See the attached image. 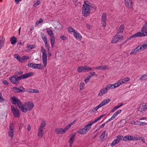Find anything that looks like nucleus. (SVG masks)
Returning <instances> with one entry per match:
<instances>
[{"instance_id":"nucleus-38","label":"nucleus","mask_w":147,"mask_h":147,"mask_svg":"<svg viewBox=\"0 0 147 147\" xmlns=\"http://www.w3.org/2000/svg\"><path fill=\"white\" fill-rule=\"evenodd\" d=\"M14 57L16 58L20 62L22 63V61H21V58H20V55L18 54H15L14 55Z\"/></svg>"},{"instance_id":"nucleus-43","label":"nucleus","mask_w":147,"mask_h":147,"mask_svg":"<svg viewBox=\"0 0 147 147\" xmlns=\"http://www.w3.org/2000/svg\"><path fill=\"white\" fill-rule=\"evenodd\" d=\"M101 107H102V106H101V105H100V104H99L98 106H96V107H94L92 109V111L94 112H96V111H97V110L99 108H100Z\"/></svg>"},{"instance_id":"nucleus-45","label":"nucleus","mask_w":147,"mask_h":147,"mask_svg":"<svg viewBox=\"0 0 147 147\" xmlns=\"http://www.w3.org/2000/svg\"><path fill=\"white\" fill-rule=\"evenodd\" d=\"M124 83H126V82H128L130 80V78L128 77H126L122 79Z\"/></svg>"},{"instance_id":"nucleus-19","label":"nucleus","mask_w":147,"mask_h":147,"mask_svg":"<svg viewBox=\"0 0 147 147\" xmlns=\"http://www.w3.org/2000/svg\"><path fill=\"white\" fill-rule=\"evenodd\" d=\"M106 131H104L100 136V138L102 139L103 140H105L107 138L108 134L106 133Z\"/></svg>"},{"instance_id":"nucleus-47","label":"nucleus","mask_w":147,"mask_h":147,"mask_svg":"<svg viewBox=\"0 0 147 147\" xmlns=\"http://www.w3.org/2000/svg\"><path fill=\"white\" fill-rule=\"evenodd\" d=\"M88 5H89V8H90V7H91L95 9H96V7L94 4H92L90 3L88 4Z\"/></svg>"},{"instance_id":"nucleus-56","label":"nucleus","mask_w":147,"mask_h":147,"mask_svg":"<svg viewBox=\"0 0 147 147\" xmlns=\"http://www.w3.org/2000/svg\"><path fill=\"white\" fill-rule=\"evenodd\" d=\"M5 100L2 96L1 94H0V102H2L5 101Z\"/></svg>"},{"instance_id":"nucleus-10","label":"nucleus","mask_w":147,"mask_h":147,"mask_svg":"<svg viewBox=\"0 0 147 147\" xmlns=\"http://www.w3.org/2000/svg\"><path fill=\"white\" fill-rule=\"evenodd\" d=\"M145 36H147V33H145L143 32H138L137 33L134 34L130 36V38H134L137 37H144Z\"/></svg>"},{"instance_id":"nucleus-18","label":"nucleus","mask_w":147,"mask_h":147,"mask_svg":"<svg viewBox=\"0 0 147 147\" xmlns=\"http://www.w3.org/2000/svg\"><path fill=\"white\" fill-rule=\"evenodd\" d=\"M140 49V46H137L134 49L132 50L131 52H130V55H134L136 54L137 53L140 52L141 51Z\"/></svg>"},{"instance_id":"nucleus-55","label":"nucleus","mask_w":147,"mask_h":147,"mask_svg":"<svg viewBox=\"0 0 147 147\" xmlns=\"http://www.w3.org/2000/svg\"><path fill=\"white\" fill-rule=\"evenodd\" d=\"M73 1L76 6H78V3H80L78 2V0H73Z\"/></svg>"},{"instance_id":"nucleus-26","label":"nucleus","mask_w":147,"mask_h":147,"mask_svg":"<svg viewBox=\"0 0 147 147\" xmlns=\"http://www.w3.org/2000/svg\"><path fill=\"white\" fill-rule=\"evenodd\" d=\"M43 129L39 128L38 133V136L39 138H41L43 136Z\"/></svg>"},{"instance_id":"nucleus-36","label":"nucleus","mask_w":147,"mask_h":147,"mask_svg":"<svg viewBox=\"0 0 147 147\" xmlns=\"http://www.w3.org/2000/svg\"><path fill=\"white\" fill-rule=\"evenodd\" d=\"M147 79V73L142 75L139 80L141 81Z\"/></svg>"},{"instance_id":"nucleus-63","label":"nucleus","mask_w":147,"mask_h":147,"mask_svg":"<svg viewBox=\"0 0 147 147\" xmlns=\"http://www.w3.org/2000/svg\"><path fill=\"white\" fill-rule=\"evenodd\" d=\"M95 69H96L102 70V66H100L95 67Z\"/></svg>"},{"instance_id":"nucleus-30","label":"nucleus","mask_w":147,"mask_h":147,"mask_svg":"<svg viewBox=\"0 0 147 147\" xmlns=\"http://www.w3.org/2000/svg\"><path fill=\"white\" fill-rule=\"evenodd\" d=\"M17 38L14 36L11 37L10 39V41L11 44L14 45L17 42Z\"/></svg>"},{"instance_id":"nucleus-59","label":"nucleus","mask_w":147,"mask_h":147,"mask_svg":"<svg viewBox=\"0 0 147 147\" xmlns=\"http://www.w3.org/2000/svg\"><path fill=\"white\" fill-rule=\"evenodd\" d=\"M60 38L62 40H66L67 38V37L65 36L64 35H62L60 37Z\"/></svg>"},{"instance_id":"nucleus-22","label":"nucleus","mask_w":147,"mask_h":147,"mask_svg":"<svg viewBox=\"0 0 147 147\" xmlns=\"http://www.w3.org/2000/svg\"><path fill=\"white\" fill-rule=\"evenodd\" d=\"M124 26L123 25H121L119 26L118 30L117 32V34L121 35L122 34L123 31L124 29Z\"/></svg>"},{"instance_id":"nucleus-23","label":"nucleus","mask_w":147,"mask_h":147,"mask_svg":"<svg viewBox=\"0 0 147 147\" xmlns=\"http://www.w3.org/2000/svg\"><path fill=\"white\" fill-rule=\"evenodd\" d=\"M134 138H135L133 136H125L123 138V140L124 141H127L128 140H135Z\"/></svg>"},{"instance_id":"nucleus-29","label":"nucleus","mask_w":147,"mask_h":147,"mask_svg":"<svg viewBox=\"0 0 147 147\" xmlns=\"http://www.w3.org/2000/svg\"><path fill=\"white\" fill-rule=\"evenodd\" d=\"M111 101V99L110 98H108L106 99L103 101L100 104L101 105V106H104L108 103L109 102Z\"/></svg>"},{"instance_id":"nucleus-60","label":"nucleus","mask_w":147,"mask_h":147,"mask_svg":"<svg viewBox=\"0 0 147 147\" xmlns=\"http://www.w3.org/2000/svg\"><path fill=\"white\" fill-rule=\"evenodd\" d=\"M45 45L46 49H47L48 51H49L50 48L49 47V45L48 44V43H45Z\"/></svg>"},{"instance_id":"nucleus-57","label":"nucleus","mask_w":147,"mask_h":147,"mask_svg":"<svg viewBox=\"0 0 147 147\" xmlns=\"http://www.w3.org/2000/svg\"><path fill=\"white\" fill-rule=\"evenodd\" d=\"M40 1L39 0H38L37 2L33 6L34 7H36L40 4Z\"/></svg>"},{"instance_id":"nucleus-5","label":"nucleus","mask_w":147,"mask_h":147,"mask_svg":"<svg viewBox=\"0 0 147 147\" xmlns=\"http://www.w3.org/2000/svg\"><path fill=\"white\" fill-rule=\"evenodd\" d=\"M11 99L12 103L13 105L17 104L18 107L20 109L22 104L21 101L16 97H11Z\"/></svg>"},{"instance_id":"nucleus-6","label":"nucleus","mask_w":147,"mask_h":147,"mask_svg":"<svg viewBox=\"0 0 147 147\" xmlns=\"http://www.w3.org/2000/svg\"><path fill=\"white\" fill-rule=\"evenodd\" d=\"M11 109L14 117L16 118L19 117L20 115V111L17 108H15L13 105L11 106Z\"/></svg>"},{"instance_id":"nucleus-49","label":"nucleus","mask_w":147,"mask_h":147,"mask_svg":"<svg viewBox=\"0 0 147 147\" xmlns=\"http://www.w3.org/2000/svg\"><path fill=\"white\" fill-rule=\"evenodd\" d=\"M91 77L89 76H88L86 78L84 79V81L85 83L87 84L89 81V80L91 78Z\"/></svg>"},{"instance_id":"nucleus-54","label":"nucleus","mask_w":147,"mask_h":147,"mask_svg":"<svg viewBox=\"0 0 147 147\" xmlns=\"http://www.w3.org/2000/svg\"><path fill=\"white\" fill-rule=\"evenodd\" d=\"M117 140L119 141V142L120 140H122V139L123 138V137L122 136L119 135L117 136Z\"/></svg>"},{"instance_id":"nucleus-41","label":"nucleus","mask_w":147,"mask_h":147,"mask_svg":"<svg viewBox=\"0 0 147 147\" xmlns=\"http://www.w3.org/2000/svg\"><path fill=\"white\" fill-rule=\"evenodd\" d=\"M46 125V124L45 121H43L41 122L40 126L39 128L40 129H43V128L45 127Z\"/></svg>"},{"instance_id":"nucleus-25","label":"nucleus","mask_w":147,"mask_h":147,"mask_svg":"<svg viewBox=\"0 0 147 147\" xmlns=\"http://www.w3.org/2000/svg\"><path fill=\"white\" fill-rule=\"evenodd\" d=\"M107 90L116 88L115 84H109L105 86Z\"/></svg>"},{"instance_id":"nucleus-16","label":"nucleus","mask_w":147,"mask_h":147,"mask_svg":"<svg viewBox=\"0 0 147 147\" xmlns=\"http://www.w3.org/2000/svg\"><path fill=\"white\" fill-rule=\"evenodd\" d=\"M75 134H72L69 139V147H72L73 144L74 140Z\"/></svg>"},{"instance_id":"nucleus-61","label":"nucleus","mask_w":147,"mask_h":147,"mask_svg":"<svg viewBox=\"0 0 147 147\" xmlns=\"http://www.w3.org/2000/svg\"><path fill=\"white\" fill-rule=\"evenodd\" d=\"M123 105H124L123 103H121L120 104L118 105L117 106H116L115 107L117 108V109H119V108L120 107H121Z\"/></svg>"},{"instance_id":"nucleus-46","label":"nucleus","mask_w":147,"mask_h":147,"mask_svg":"<svg viewBox=\"0 0 147 147\" xmlns=\"http://www.w3.org/2000/svg\"><path fill=\"white\" fill-rule=\"evenodd\" d=\"M109 67L107 65H104L102 66V70L103 71H105L107 70H108L109 69Z\"/></svg>"},{"instance_id":"nucleus-35","label":"nucleus","mask_w":147,"mask_h":147,"mask_svg":"<svg viewBox=\"0 0 147 147\" xmlns=\"http://www.w3.org/2000/svg\"><path fill=\"white\" fill-rule=\"evenodd\" d=\"M27 47L28 48V51H30L33 49H34L35 47L36 46L35 45H30L29 44H28Z\"/></svg>"},{"instance_id":"nucleus-33","label":"nucleus","mask_w":147,"mask_h":147,"mask_svg":"<svg viewBox=\"0 0 147 147\" xmlns=\"http://www.w3.org/2000/svg\"><path fill=\"white\" fill-rule=\"evenodd\" d=\"M124 83V82L122 79L119 80L117 82L114 84L116 87L117 88L120 86L121 85Z\"/></svg>"},{"instance_id":"nucleus-51","label":"nucleus","mask_w":147,"mask_h":147,"mask_svg":"<svg viewBox=\"0 0 147 147\" xmlns=\"http://www.w3.org/2000/svg\"><path fill=\"white\" fill-rule=\"evenodd\" d=\"M85 85L84 83H80V90H82L84 88Z\"/></svg>"},{"instance_id":"nucleus-13","label":"nucleus","mask_w":147,"mask_h":147,"mask_svg":"<svg viewBox=\"0 0 147 147\" xmlns=\"http://www.w3.org/2000/svg\"><path fill=\"white\" fill-rule=\"evenodd\" d=\"M124 3L126 7L131 8L132 7V0H124Z\"/></svg>"},{"instance_id":"nucleus-42","label":"nucleus","mask_w":147,"mask_h":147,"mask_svg":"<svg viewBox=\"0 0 147 147\" xmlns=\"http://www.w3.org/2000/svg\"><path fill=\"white\" fill-rule=\"evenodd\" d=\"M29 58V57L27 56H24L21 58V61H22V62L23 61H26L28 60Z\"/></svg>"},{"instance_id":"nucleus-62","label":"nucleus","mask_w":147,"mask_h":147,"mask_svg":"<svg viewBox=\"0 0 147 147\" xmlns=\"http://www.w3.org/2000/svg\"><path fill=\"white\" fill-rule=\"evenodd\" d=\"M32 68L33 69L38 68V65H37V64L33 63Z\"/></svg>"},{"instance_id":"nucleus-9","label":"nucleus","mask_w":147,"mask_h":147,"mask_svg":"<svg viewBox=\"0 0 147 147\" xmlns=\"http://www.w3.org/2000/svg\"><path fill=\"white\" fill-rule=\"evenodd\" d=\"M13 92L16 93H20L24 92L26 91V89L23 87L20 86L18 88L16 87H13Z\"/></svg>"},{"instance_id":"nucleus-32","label":"nucleus","mask_w":147,"mask_h":147,"mask_svg":"<svg viewBox=\"0 0 147 147\" xmlns=\"http://www.w3.org/2000/svg\"><path fill=\"white\" fill-rule=\"evenodd\" d=\"M77 71L79 73H80L82 72H85L84 66H81L78 67V68Z\"/></svg>"},{"instance_id":"nucleus-31","label":"nucleus","mask_w":147,"mask_h":147,"mask_svg":"<svg viewBox=\"0 0 147 147\" xmlns=\"http://www.w3.org/2000/svg\"><path fill=\"white\" fill-rule=\"evenodd\" d=\"M41 36L43 40L45 43H48L47 38L46 36L42 33H41Z\"/></svg>"},{"instance_id":"nucleus-48","label":"nucleus","mask_w":147,"mask_h":147,"mask_svg":"<svg viewBox=\"0 0 147 147\" xmlns=\"http://www.w3.org/2000/svg\"><path fill=\"white\" fill-rule=\"evenodd\" d=\"M43 20L42 19H40L38 21L36 22L35 24V26H37L39 24L42 22Z\"/></svg>"},{"instance_id":"nucleus-12","label":"nucleus","mask_w":147,"mask_h":147,"mask_svg":"<svg viewBox=\"0 0 147 147\" xmlns=\"http://www.w3.org/2000/svg\"><path fill=\"white\" fill-rule=\"evenodd\" d=\"M122 111L121 110H118L115 112L114 114L112 115L111 117L109 118L106 122L105 123H107L111 121L114 119L115 117H116L118 115L120 114Z\"/></svg>"},{"instance_id":"nucleus-4","label":"nucleus","mask_w":147,"mask_h":147,"mask_svg":"<svg viewBox=\"0 0 147 147\" xmlns=\"http://www.w3.org/2000/svg\"><path fill=\"white\" fill-rule=\"evenodd\" d=\"M46 30L48 35L50 37V39L51 44V47L52 48H53L54 47L55 41L53 33L52 30H50L49 28H47Z\"/></svg>"},{"instance_id":"nucleus-58","label":"nucleus","mask_w":147,"mask_h":147,"mask_svg":"<svg viewBox=\"0 0 147 147\" xmlns=\"http://www.w3.org/2000/svg\"><path fill=\"white\" fill-rule=\"evenodd\" d=\"M39 92V91L37 90H36L33 89H31V93H38Z\"/></svg>"},{"instance_id":"nucleus-44","label":"nucleus","mask_w":147,"mask_h":147,"mask_svg":"<svg viewBox=\"0 0 147 147\" xmlns=\"http://www.w3.org/2000/svg\"><path fill=\"white\" fill-rule=\"evenodd\" d=\"M84 69L85 72L86 71H89L92 70V68L91 67L87 65H84Z\"/></svg>"},{"instance_id":"nucleus-1","label":"nucleus","mask_w":147,"mask_h":147,"mask_svg":"<svg viewBox=\"0 0 147 147\" xmlns=\"http://www.w3.org/2000/svg\"><path fill=\"white\" fill-rule=\"evenodd\" d=\"M33 74V72H30L22 75L18 77L14 75L10 77L9 79L12 83L17 85L19 83L20 80L27 78Z\"/></svg>"},{"instance_id":"nucleus-53","label":"nucleus","mask_w":147,"mask_h":147,"mask_svg":"<svg viewBox=\"0 0 147 147\" xmlns=\"http://www.w3.org/2000/svg\"><path fill=\"white\" fill-rule=\"evenodd\" d=\"M70 125H67L66 127H65L64 129H63L64 130V131L65 132L66 131L69 129L71 127Z\"/></svg>"},{"instance_id":"nucleus-40","label":"nucleus","mask_w":147,"mask_h":147,"mask_svg":"<svg viewBox=\"0 0 147 147\" xmlns=\"http://www.w3.org/2000/svg\"><path fill=\"white\" fill-rule=\"evenodd\" d=\"M67 30L68 32L70 33L71 32H73L74 33L76 31V30H75L73 28L71 27H69L67 28Z\"/></svg>"},{"instance_id":"nucleus-21","label":"nucleus","mask_w":147,"mask_h":147,"mask_svg":"<svg viewBox=\"0 0 147 147\" xmlns=\"http://www.w3.org/2000/svg\"><path fill=\"white\" fill-rule=\"evenodd\" d=\"M42 59L44 66L45 67H46L47 66V54H42Z\"/></svg>"},{"instance_id":"nucleus-34","label":"nucleus","mask_w":147,"mask_h":147,"mask_svg":"<svg viewBox=\"0 0 147 147\" xmlns=\"http://www.w3.org/2000/svg\"><path fill=\"white\" fill-rule=\"evenodd\" d=\"M146 109L144 105V104H143L140 105V107L138 109V111H139L142 112L144 111Z\"/></svg>"},{"instance_id":"nucleus-15","label":"nucleus","mask_w":147,"mask_h":147,"mask_svg":"<svg viewBox=\"0 0 147 147\" xmlns=\"http://www.w3.org/2000/svg\"><path fill=\"white\" fill-rule=\"evenodd\" d=\"M63 128H57L55 130V132L58 134H63L65 133L64 131Z\"/></svg>"},{"instance_id":"nucleus-11","label":"nucleus","mask_w":147,"mask_h":147,"mask_svg":"<svg viewBox=\"0 0 147 147\" xmlns=\"http://www.w3.org/2000/svg\"><path fill=\"white\" fill-rule=\"evenodd\" d=\"M107 14L105 13H104L101 17L102 24L103 26L104 27H105L106 26V22L107 20Z\"/></svg>"},{"instance_id":"nucleus-3","label":"nucleus","mask_w":147,"mask_h":147,"mask_svg":"<svg viewBox=\"0 0 147 147\" xmlns=\"http://www.w3.org/2000/svg\"><path fill=\"white\" fill-rule=\"evenodd\" d=\"M86 2L88 3V1H84V4L83 5L82 8V13L85 17L88 16L90 12V8L88 5V3H86Z\"/></svg>"},{"instance_id":"nucleus-20","label":"nucleus","mask_w":147,"mask_h":147,"mask_svg":"<svg viewBox=\"0 0 147 147\" xmlns=\"http://www.w3.org/2000/svg\"><path fill=\"white\" fill-rule=\"evenodd\" d=\"M74 37L76 38L79 40H80L82 39V36L78 32V31H76L73 34Z\"/></svg>"},{"instance_id":"nucleus-39","label":"nucleus","mask_w":147,"mask_h":147,"mask_svg":"<svg viewBox=\"0 0 147 147\" xmlns=\"http://www.w3.org/2000/svg\"><path fill=\"white\" fill-rule=\"evenodd\" d=\"M119 142V141L117 139H115L113 141L111 144V146L113 147L115 145L117 144Z\"/></svg>"},{"instance_id":"nucleus-28","label":"nucleus","mask_w":147,"mask_h":147,"mask_svg":"<svg viewBox=\"0 0 147 147\" xmlns=\"http://www.w3.org/2000/svg\"><path fill=\"white\" fill-rule=\"evenodd\" d=\"M140 47V49L141 51H142L144 49H147V41L145 42L142 45L139 46Z\"/></svg>"},{"instance_id":"nucleus-52","label":"nucleus","mask_w":147,"mask_h":147,"mask_svg":"<svg viewBox=\"0 0 147 147\" xmlns=\"http://www.w3.org/2000/svg\"><path fill=\"white\" fill-rule=\"evenodd\" d=\"M41 52L43 54H46V50L43 47H41Z\"/></svg>"},{"instance_id":"nucleus-7","label":"nucleus","mask_w":147,"mask_h":147,"mask_svg":"<svg viewBox=\"0 0 147 147\" xmlns=\"http://www.w3.org/2000/svg\"><path fill=\"white\" fill-rule=\"evenodd\" d=\"M14 125L13 123H11L9 126L8 134L11 138L13 137L14 136Z\"/></svg>"},{"instance_id":"nucleus-14","label":"nucleus","mask_w":147,"mask_h":147,"mask_svg":"<svg viewBox=\"0 0 147 147\" xmlns=\"http://www.w3.org/2000/svg\"><path fill=\"white\" fill-rule=\"evenodd\" d=\"M94 123H95L94 122V121H93L84 126V128L86 132L88 131L90 129L91 126Z\"/></svg>"},{"instance_id":"nucleus-17","label":"nucleus","mask_w":147,"mask_h":147,"mask_svg":"<svg viewBox=\"0 0 147 147\" xmlns=\"http://www.w3.org/2000/svg\"><path fill=\"white\" fill-rule=\"evenodd\" d=\"M107 91H108L105 87V88H103L100 90V92L98 94V95L99 96H101L106 94L107 92Z\"/></svg>"},{"instance_id":"nucleus-2","label":"nucleus","mask_w":147,"mask_h":147,"mask_svg":"<svg viewBox=\"0 0 147 147\" xmlns=\"http://www.w3.org/2000/svg\"><path fill=\"white\" fill-rule=\"evenodd\" d=\"M34 106L33 103L30 102H26L25 103L24 105L22 104V107L20 109L22 112L24 113H26L28 111L31 110Z\"/></svg>"},{"instance_id":"nucleus-64","label":"nucleus","mask_w":147,"mask_h":147,"mask_svg":"<svg viewBox=\"0 0 147 147\" xmlns=\"http://www.w3.org/2000/svg\"><path fill=\"white\" fill-rule=\"evenodd\" d=\"M117 110V108L115 107L113 109H112V110H111L110 112H114Z\"/></svg>"},{"instance_id":"nucleus-8","label":"nucleus","mask_w":147,"mask_h":147,"mask_svg":"<svg viewBox=\"0 0 147 147\" xmlns=\"http://www.w3.org/2000/svg\"><path fill=\"white\" fill-rule=\"evenodd\" d=\"M120 35L117 34L115 35L111 41L112 43H116L121 41L123 38V36H120Z\"/></svg>"},{"instance_id":"nucleus-37","label":"nucleus","mask_w":147,"mask_h":147,"mask_svg":"<svg viewBox=\"0 0 147 147\" xmlns=\"http://www.w3.org/2000/svg\"><path fill=\"white\" fill-rule=\"evenodd\" d=\"M78 133L82 135L86 133L84 128L79 129L78 131Z\"/></svg>"},{"instance_id":"nucleus-50","label":"nucleus","mask_w":147,"mask_h":147,"mask_svg":"<svg viewBox=\"0 0 147 147\" xmlns=\"http://www.w3.org/2000/svg\"><path fill=\"white\" fill-rule=\"evenodd\" d=\"M105 115V114L101 115V116H100V117H99L97 119H96L95 120L93 121L95 123H96L100 119L103 117Z\"/></svg>"},{"instance_id":"nucleus-24","label":"nucleus","mask_w":147,"mask_h":147,"mask_svg":"<svg viewBox=\"0 0 147 147\" xmlns=\"http://www.w3.org/2000/svg\"><path fill=\"white\" fill-rule=\"evenodd\" d=\"M5 38L3 36H0V50L4 44Z\"/></svg>"},{"instance_id":"nucleus-27","label":"nucleus","mask_w":147,"mask_h":147,"mask_svg":"<svg viewBox=\"0 0 147 147\" xmlns=\"http://www.w3.org/2000/svg\"><path fill=\"white\" fill-rule=\"evenodd\" d=\"M142 32L147 33V22H146L141 29Z\"/></svg>"}]
</instances>
